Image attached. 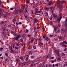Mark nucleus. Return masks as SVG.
Here are the masks:
<instances>
[{"mask_svg": "<svg viewBox=\"0 0 67 67\" xmlns=\"http://www.w3.org/2000/svg\"><path fill=\"white\" fill-rule=\"evenodd\" d=\"M54 62H55V60H52L51 61V62L53 63H54Z\"/></svg>", "mask_w": 67, "mask_h": 67, "instance_id": "57", "label": "nucleus"}, {"mask_svg": "<svg viewBox=\"0 0 67 67\" xmlns=\"http://www.w3.org/2000/svg\"><path fill=\"white\" fill-rule=\"evenodd\" d=\"M54 26H53L54 30L56 31V30L58 29V26H56L55 27Z\"/></svg>", "mask_w": 67, "mask_h": 67, "instance_id": "8", "label": "nucleus"}, {"mask_svg": "<svg viewBox=\"0 0 67 67\" xmlns=\"http://www.w3.org/2000/svg\"><path fill=\"white\" fill-rule=\"evenodd\" d=\"M0 23V24H1V25H2V24H3V23H4V22L2 21V22H1V23Z\"/></svg>", "mask_w": 67, "mask_h": 67, "instance_id": "38", "label": "nucleus"}, {"mask_svg": "<svg viewBox=\"0 0 67 67\" xmlns=\"http://www.w3.org/2000/svg\"><path fill=\"white\" fill-rule=\"evenodd\" d=\"M28 58H28V57H27L26 59V61H27Z\"/></svg>", "mask_w": 67, "mask_h": 67, "instance_id": "54", "label": "nucleus"}, {"mask_svg": "<svg viewBox=\"0 0 67 67\" xmlns=\"http://www.w3.org/2000/svg\"><path fill=\"white\" fill-rule=\"evenodd\" d=\"M65 66H66V64H64L63 65V67H65Z\"/></svg>", "mask_w": 67, "mask_h": 67, "instance_id": "64", "label": "nucleus"}, {"mask_svg": "<svg viewBox=\"0 0 67 67\" xmlns=\"http://www.w3.org/2000/svg\"><path fill=\"white\" fill-rule=\"evenodd\" d=\"M25 13H27L28 12L27 11V8H25Z\"/></svg>", "mask_w": 67, "mask_h": 67, "instance_id": "17", "label": "nucleus"}, {"mask_svg": "<svg viewBox=\"0 0 67 67\" xmlns=\"http://www.w3.org/2000/svg\"><path fill=\"white\" fill-rule=\"evenodd\" d=\"M23 12V11L21 10L20 9L19 10V13H22Z\"/></svg>", "mask_w": 67, "mask_h": 67, "instance_id": "22", "label": "nucleus"}, {"mask_svg": "<svg viewBox=\"0 0 67 67\" xmlns=\"http://www.w3.org/2000/svg\"><path fill=\"white\" fill-rule=\"evenodd\" d=\"M18 12H19V10H17L16 11V12H15L16 14H18Z\"/></svg>", "mask_w": 67, "mask_h": 67, "instance_id": "31", "label": "nucleus"}, {"mask_svg": "<svg viewBox=\"0 0 67 67\" xmlns=\"http://www.w3.org/2000/svg\"><path fill=\"white\" fill-rule=\"evenodd\" d=\"M15 49H18V47L16 46L15 47Z\"/></svg>", "mask_w": 67, "mask_h": 67, "instance_id": "50", "label": "nucleus"}, {"mask_svg": "<svg viewBox=\"0 0 67 67\" xmlns=\"http://www.w3.org/2000/svg\"><path fill=\"white\" fill-rule=\"evenodd\" d=\"M62 37H60L59 38V40H61L62 39Z\"/></svg>", "mask_w": 67, "mask_h": 67, "instance_id": "51", "label": "nucleus"}, {"mask_svg": "<svg viewBox=\"0 0 67 67\" xmlns=\"http://www.w3.org/2000/svg\"><path fill=\"white\" fill-rule=\"evenodd\" d=\"M34 41V39H32L31 40V41H30V43H33V41Z\"/></svg>", "mask_w": 67, "mask_h": 67, "instance_id": "18", "label": "nucleus"}, {"mask_svg": "<svg viewBox=\"0 0 67 67\" xmlns=\"http://www.w3.org/2000/svg\"><path fill=\"white\" fill-rule=\"evenodd\" d=\"M58 52H61V51L60 50V49H58L57 50Z\"/></svg>", "mask_w": 67, "mask_h": 67, "instance_id": "40", "label": "nucleus"}, {"mask_svg": "<svg viewBox=\"0 0 67 67\" xmlns=\"http://www.w3.org/2000/svg\"><path fill=\"white\" fill-rule=\"evenodd\" d=\"M57 59L58 60H61V59L60 58H58Z\"/></svg>", "mask_w": 67, "mask_h": 67, "instance_id": "53", "label": "nucleus"}, {"mask_svg": "<svg viewBox=\"0 0 67 67\" xmlns=\"http://www.w3.org/2000/svg\"><path fill=\"white\" fill-rule=\"evenodd\" d=\"M24 16H25V18H30L29 16L25 13H24Z\"/></svg>", "mask_w": 67, "mask_h": 67, "instance_id": "4", "label": "nucleus"}, {"mask_svg": "<svg viewBox=\"0 0 67 67\" xmlns=\"http://www.w3.org/2000/svg\"><path fill=\"white\" fill-rule=\"evenodd\" d=\"M49 57V55H48L47 57V58H48Z\"/></svg>", "mask_w": 67, "mask_h": 67, "instance_id": "63", "label": "nucleus"}, {"mask_svg": "<svg viewBox=\"0 0 67 67\" xmlns=\"http://www.w3.org/2000/svg\"><path fill=\"white\" fill-rule=\"evenodd\" d=\"M23 37L24 39H26V36L24 34H23Z\"/></svg>", "mask_w": 67, "mask_h": 67, "instance_id": "14", "label": "nucleus"}, {"mask_svg": "<svg viewBox=\"0 0 67 67\" xmlns=\"http://www.w3.org/2000/svg\"><path fill=\"white\" fill-rule=\"evenodd\" d=\"M53 36H54V35H49V37H53Z\"/></svg>", "mask_w": 67, "mask_h": 67, "instance_id": "39", "label": "nucleus"}, {"mask_svg": "<svg viewBox=\"0 0 67 67\" xmlns=\"http://www.w3.org/2000/svg\"><path fill=\"white\" fill-rule=\"evenodd\" d=\"M58 26L59 27H60L61 26V24H59Z\"/></svg>", "mask_w": 67, "mask_h": 67, "instance_id": "60", "label": "nucleus"}, {"mask_svg": "<svg viewBox=\"0 0 67 67\" xmlns=\"http://www.w3.org/2000/svg\"><path fill=\"white\" fill-rule=\"evenodd\" d=\"M37 29H40V27L39 26H38L37 27Z\"/></svg>", "mask_w": 67, "mask_h": 67, "instance_id": "62", "label": "nucleus"}, {"mask_svg": "<svg viewBox=\"0 0 67 67\" xmlns=\"http://www.w3.org/2000/svg\"><path fill=\"white\" fill-rule=\"evenodd\" d=\"M62 17H60V16H59L58 17L57 19V20L58 21H59V22H60V20L62 19Z\"/></svg>", "mask_w": 67, "mask_h": 67, "instance_id": "3", "label": "nucleus"}, {"mask_svg": "<svg viewBox=\"0 0 67 67\" xmlns=\"http://www.w3.org/2000/svg\"><path fill=\"white\" fill-rule=\"evenodd\" d=\"M16 46H19L20 45L19 44H18V43L16 44Z\"/></svg>", "mask_w": 67, "mask_h": 67, "instance_id": "58", "label": "nucleus"}, {"mask_svg": "<svg viewBox=\"0 0 67 67\" xmlns=\"http://www.w3.org/2000/svg\"><path fill=\"white\" fill-rule=\"evenodd\" d=\"M52 2L53 1H50L49 3L48 4V5H51V4H52Z\"/></svg>", "mask_w": 67, "mask_h": 67, "instance_id": "13", "label": "nucleus"}, {"mask_svg": "<svg viewBox=\"0 0 67 67\" xmlns=\"http://www.w3.org/2000/svg\"><path fill=\"white\" fill-rule=\"evenodd\" d=\"M38 13H42V11L41 10L38 11Z\"/></svg>", "mask_w": 67, "mask_h": 67, "instance_id": "28", "label": "nucleus"}, {"mask_svg": "<svg viewBox=\"0 0 67 67\" xmlns=\"http://www.w3.org/2000/svg\"><path fill=\"white\" fill-rule=\"evenodd\" d=\"M38 22V20L36 19H35L34 20V23H36Z\"/></svg>", "mask_w": 67, "mask_h": 67, "instance_id": "10", "label": "nucleus"}, {"mask_svg": "<svg viewBox=\"0 0 67 67\" xmlns=\"http://www.w3.org/2000/svg\"><path fill=\"white\" fill-rule=\"evenodd\" d=\"M30 13L32 15L34 14L33 13V11L32 10H31L30 11Z\"/></svg>", "mask_w": 67, "mask_h": 67, "instance_id": "26", "label": "nucleus"}, {"mask_svg": "<svg viewBox=\"0 0 67 67\" xmlns=\"http://www.w3.org/2000/svg\"><path fill=\"white\" fill-rule=\"evenodd\" d=\"M57 15H56L55 14H53V17L54 18H56V17H57Z\"/></svg>", "mask_w": 67, "mask_h": 67, "instance_id": "23", "label": "nucleus"}, {"mask_svg": "<svg viewBox=\"0 0 67 67\" xmlns=\"http://www.w3.org/2000/svg\"><path fill=\"white\" fill-rule=\"evenodd\" d=\"M20 40L21 42H23V39H22V38Z\"/></svg>", "mask_w": 67, "mask_h": 67, "instance_id": "52", "label": "nucleus"}, {"mask_svg": "<svg viewBox=\"0 0 67 67\" xmlns=\"http://www.w3.org/2000/svg\"><path fill=\"white\" fill-rule=\"evenodd\" d=\"M39 42H41L42 41V38L41 37H40V39L38 40Z\"/></svg>", "mask_w": 67, "mask_h": 67, "instance_id": "35", "label": "nucleus"}, {"mask_svg": "<svg viewBox=\"0 0 67 67\" xmlns=\"http://www.w3.org/2000/svg\"><path fill=\"white\" fill-rule=\"evenodd\" d=\"M55 53L57 54V56L58 57H59L60 56V55L59 54V52H58V51H55Z\"/></svg>", "mask_w": 67, "mask_h": 67, "instance_id": "5", "label": "nucleus"}, {"mask_svg": "<svg viewBox=\"0 0 67 67\" xmlns=\"http://www.w3.org/2000/svg\"><path fill=\"white\" fill-rule=\"evenodd\" d=\"M61 4H62L63 5H64L66 4V1H63L62 2H61Z\"/></svg>", "mask_w": 67, "mask_h": 67, "instance_id": "7", "label": "nucleus"}, {"mask_svg": "<svg viewBox=\"0 0 67 67\" xmlns=\"http://www.w3.org/2000/svg\"><path fill=\"white\" fill-rule=\"evenodd\" d=\"M29 64V62H26V63H22V66H23L25 65H28Z\"/></svg>", "mask_w": 67, "mask_h": 67, "instance_id": "9", "label": "nucleus"}, {"mask_svg": "<svg viewBox=\"0 0 67 67\" xmlns=\"http://www.w3.org/2000/svg\"><path fill=\"white\" fill-rule=\"evenodd\" d=\"M26 2L27 4H29V3H30L29 0H26Z\"/></svg>", "mask_w": 67, "mask_h": 67, "instance_id": "29", "label": "nucleus"}, {"mask_svg": "<svg viewBox=\"0 0 67 67\" xmlns=\"http://www.w3.org/2000/svg\"><path fill=\"white\" fill-rule=\"evenodd\" d=\"M29 53L30 55H31V54H32L33 53L32 51H29Z\"/></svg>", "mask_w": 67, "mask_h": 67, "instance_id": "30", "label": "nucleus"}, {"mask_svg": "<svg viewBox=\"0 0 67 67\" xmlns=\"http://www.w3.org/2000/svg\"><path fill=\"white\" fill-rule=\"evenodd\" d=\"M2 16H3L4 18H6L7 17V15L6 14H3Z\"/></svg>", "mask_w": 67, "mask_h": 67, "instance_id": "16", "label": "nucleus"}, {"mask_svg": "<svg viewBox=\"0 0 67 67\" xmlns=\"http://www.w3.org/2000/svg\"><path fill=\"white\" fill-rule=\"evenodd\" d=\"M60 4V3L59 2H58V3H57V6L58 7H59V4Z\"/></svg>", "mask_w": 67, "mask_h": 67, "instance_id": "25", "label": "nucleus"}, {"mask_svg": "<svg viewBox=\"0 0 67 67\" xmlns=\"http://www.w3.org/2000/svg\"><path fill=\"white\" fill-rule=\"evenodd\" d=\"M33 48H34V49H36L37 48H36V47L34 46L33 47Z\"/></svg>", "mask_w": 67, "mask_h": 67, "instance_id": "56", "label": "nucleus"}, {"mask_svg": "<svg viewBox=\"0 0 67 67\" xmlns=\"http://www.w3.org/2000/svg\"><path fill=\"white\" fill-rule=\"evenodd\" d=\"M46 39L47 41H48L49 40V39H48V37H46Z\"/></svg>", "mask_w": 67, "mask_h": 67, "instance_id": "49", "label": "nucleus"}, {"mask_svg": "<svg viewBox=\"0 0 67 67\" xmlns=\"http://www.w3.org/2000/svg\"><path fill=\"white\" fill-rule=\"evenodd\" d=\"M7 34V33L5 32V33H4L3 35H4V36L5 37H6V34Z\"/></svg>", "mask_w": 67, "mask_h": 67, "instance_id": "34", "label": "nucleus"}, {"mask_svg": "<svg viewBox=\"0 0 67 67\" xmlns=\"http://www.w3.org/2000/svg\"><path fill=\"white\" fill-rule=\"evenodd\" d=\"M32 36L31 35H28L27 36V37H31V36Z\"/></svg>", "mask_w": 67, "mask_h": 67, "instance_id": "59", "label": "nucleus"}, {"mask_svg": "<svg viewBox=\"0 0 67 67\" xmlns=\"http://www.w3.org/2000/svg\"><path fill=\"white\" fill-rule=\"evenodd\" d=\"M55 66H56V67H58V64H56Z\"/></svg>", "mask_w": 67, "mask_h": 67, "instance_id": "42", "label": "nucleus"}, {"mask_svg": "<svg viewBox=\"0 0 67 67\" xmlns=\"http://www.w3.org/2000/svg\"><path fill=\"white\" fill-rule=\"evenodd\" d=\"M59 9H63V5H61L60 6Z\"/></svg>", "mask_w": 67, "mask_h": 67, "instance_id": "20", "label": "nucleus"}, {"mask_svg": "<svg viewBox=\"0 0 67 67\" xmlns=\"http://www.w3.org/2000/svg\"><path fill=\"white\" fill-rule=\"evenodd\" d=\"M38 9L37 8L35 9V14H36V13H38Z\"/></svg>", "mask_w": 67, "mask_h": 67, "instance_id": "12", "label": "nucleus"}, {"mask_svg": "<svg viewBox=\"0 0 67 67\" xmlns=\"http://www.w3.org/2000/svg\"><path fill=\"white\" fill-rule=\"evenodd\" d=\"M64 43L65 44H67V42L65 41H63V42H62L60 43V45H62L63 44H64Z\"/></svg>", "mask_w": 67, "mask_h": 67, "instance_id": "6", "label": "nucleus"}, {"mask_svg": "<svg viewBox=\"0 0 67 67\" xmlns=\"http://www.w3.org/2000/svg\"><path fill=\"white\" fill-rule=\"evenodd\" d=\"M20 59L21 60H23V57H20Z\"/></svg>", "mask_w": 67, "mask_h": 67, "instance_id": "61", "label": "nucleus"}, {"mask_svg": "<svg viewBox=\"0 0 67 67\" xmlns=\"http://www.w3.org/2000/svg\"><path fill=\"white\" fill-rule=\"evenodd\" d=\"M44 65V63H42L40 64L39 66L40 67H41V66H43Z\"/></svg>", "mask_w": 67, "mask_h": 67, "instance_id": "15", "label": "nucleus"}, {"mask_svg": "<svg viewBox=\"0 0 67 67\" xmlns=\"http://www.w3.org/2000/svg\"><path fill=\"white\" fill-rule=\"evenodd\" d=\"M62 56H66V54H65V53H62Z\"/></svg>", "mask_w": 67, "mask_h": 67, "instance_id": "41", "label": "nucleus"}, {"mask_svg": "<svg viewBox=\"0 0 67 67\" xmlns=\"http://www.w3.org/2000/svg\"><path fill=\"white\" fill-rule=\"evenodd\" d=\"M31 59H34L35 58V56L34 55H31Z\"/></svg>", "mask_w": 67, "mask_h": 67, "instance_id": "21", "label": "nucleus"}, {"mask_svg": "<svg viewBox=\"0 0 67 67\" xmlns=\"http://www.w3.org/2000/svg\"><path fill=\"white\" fill-rule=\"evenodd\" d=\"M14 19L15 20H16V19H18V17L15 16V17H14Z\"/></svg>", "mask_w": 67, "mask_h": 67, "instance_id": "55", "label": "nucleus"}, {"mask_svg": "<svg viewBox=\"0 0 67 67\" xmlns=\"http://www.w3.org/2000/svg\"><path fill=\"white\" fill-rule=\"evenodd\" d=\"M51 12L52 13H53V10H54V7H53V6H52L51 8Z\"/></svg>", "mask_w": 67, "mask_h": 67, "instance_id": "11", "label": "nucleus"}, {"mask_svg": "<svg viewBox=\"0 0 67 67\" xmlns=\"http://www.w3.org/2000/svg\"><path fill=\"white\" fill-rule=\"evenodd\" d=\"M34 32L35 33V34H36H36H37V31H34Z\"/></svg>", "mask_w": 67, "mask_h": 67, "instance_id": "33", "label": "nucleus"}, {"mask_svg": "<svg viewBox=\"0 0 67 67\" xmlns=\"http://www.w3.org/2000/svg\"><path fill=\"white\" fill-rule=\"evenodd\" d=\"M39 45L41 46L43 45V43L42 42H40L39 43Z\"/></svg>", "mask_w": 67, "mask_h": 67, "instance_id": "36", "label": "nucleus"}, {"mask_svg": "<svg viewBox=\"0 0 67 67\" xmlns=\"http://www.w3.org/2000/svg\"><path fill=\"white\" fill-rule=\"evenodd\" d=\"M62 45V46L63 47H66V45L65 44H63L62 45Z\"/></svg>", "mask_w": 67, "mask_h": 67, "instance_id": "24", "label": "nucleus"}, {"mask_svg": "<svg viewBox=\"0 0 67 67\" xmlns=\"http://www.w3.org/2000/svg\"><path fill=\"white\" fill-rule=\"evenodd\" d=\"M46 10H47V11H48L49 10V9L47 7L46 8Z\"/></svg>", "mask_w": 67, "mask_h": 67, "instance_id": "44", "label": "nucleus"}, {"mask_svg": "<svg viewBox=\"0 0 67 67\" xmlns=\"http://www.w3.org/2000/svg\"><path fill=\"white\" fill-rule=\"evenodd\" d=\"M10 50H10V53H12V52L13 51V50L12 49V48Z\"/></svg>", "mask_w": 67, "mask_h": 67, "instance_id": "37", "label": "nucleus"}, {"mask_svg": "<svg viewBox=\"0 0 67 67\" xmlns=\"http://www.w3.org/2000/svg\"><path fill=\"white\" fill-rule=\"evenodd\" d=\"M60 32V31L59 30H58V31H57L56 32L58 34V33H59Z\"/></svg>", "mask_w": 67, "mask_h": 67, "instance_id": "46", "label": "nucleus"}, {"mask_svg": "<svg viewBox=\"0 0 67 67\" xmlns=\"http://www.w3.org/2000/svg\"><path fill=\"white\" fill-rule=\"evenodd\" d=\"M7 26H7L6 24H5L4 25L5 28H6V27H7Z\"/></svg>", "mask_w": 67, "mask_h": 67, "instance_id": "43", "label": "nucleus"}, {"mask_svg": "<svg viewBox=\"0 0 67 67\" xmlns=\"http://www.w3.org/2000/svg\"><path fill=\"white\" fill-rule=\"evenodd\" d=\"M5 61H7V62H8V59L7 58V59H5Z\"/></svg>", "mask_w": 67, "mask_h": 67, "instance_id": "45", "label": "nucleus"}, {"mask_svg": "<svg viewBox=\"0 0 67 67\" xmlns=\"http://www.w3.org/2000/svg\"><path fill=\"white\" fill-rule=\"evenodd\" d=\"M64 27L65 28H67V18L66 19L65 21V24H64Z\"/></svg>", "mask_w": 67, "mask_h": 67, "instance_id": "2", "label": "nucleus"}, {"mask_svg": "<svg viewBox=\"0 0 67 67\" xmlns=\"http://www.w3.org/2000/svg\"><path fill=\"white\" fill-rule=\"evenodd\" d=\"M5 55L6 56H8V57H9V56H8V53H5Z\"/></svg>", "mask_w": 67, "mask_h": 67, "instance_id": "32", "label": "nucleus"}, {"mask_svg": "<svg viewBox=\"0 0 67 67\" xmlns=\"http://www.w3.org/2000/svg\"><path fill=\"white\" fill-rule=\"evenodd\" d=\"M16 8V7H15L14 8H10V10H14V9H15V8Z\"/></svg>", "mask_w": 67, "mask_h": 67, "instance_id": "27", "label": "nucleus"}, {"mask_svg": "<svg viewBox=\"0 0 67 67\" xmlns=\"http://www.w3.org/2000/svg\"><path fill=\"white\" fill-rule=\"evenodd\" d=\"M46 36L45 35H44L43 36V38H45Z\"/></svg>", "mask_w": 67, "mask_h": 67, "instance_id": "48", "label": "nucleus"}, {"mask_svg": "<svg viewBox=\"0 0 67 67\" xmlns=\"http://www.w3.org/2000/svg\"><path fill=\"white\" fill-rule=\"evenodd\" d=\"M21 36L20 35H19L17 36L15 38V41H18V40H19V38H20V37H21Z\"/></svg>", "mask_w": 67, "mask_h": 67, "instance_id": "1", "label": "nucleus"}, {"mask_svg": "<svg viewBox=\"0 0 67 67\" xmlns=\"http://www.w3.org/2000/svg\"><path fill=\"white\" fill-rule=\"evenodd\" d=\"M16 21V19H14L12 20V21L13 22H14V21Z\"/></svg>", "mask_w": 67, "mask_h": 67, "instance_id": "47", "label": "nucleus"}, {"mask_svg": "<svg viewBox=\"0 0 67 67\" xmlns=\"http://www.w3.org/2000/svg\"><path fill=\"white\" fill-rule=\"evenodd\" d=\"M65 32V30L64 29H63L61 30V33L62 34H63Z\"/></svg>", "mask_w": 67, "mask_h": 67, "instance_id": "19", "label": "nucleus"}]
</instances>
